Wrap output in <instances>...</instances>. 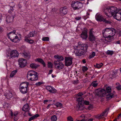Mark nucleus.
<instances>
[{"label":"nucleus","mask_w":121,"mask_h":121,"mask_svg":"<svg viewBox=\"0 0 121 121\" xmlns=\"http://www.w3.org/2000/svg\"><path fill=\"white\" fill-rule=\"evenodd\" d=\"M120 117L121 118V113L119 115V116L117 117V118L119 119Z\"/></svg>","instance_id":"obj_63"},{"label":"nucleus","mask_w":121,"mask_h":121,"mask_svg":"<svg viewBox=\"0 0 121 121\" xmlns=\"http://www.w3.org/2000/svg\"><path fill=\"white\" fill-rule=\"evenodd\" d=\"M38 73L33 70H30L27 73V78L29 80L32 81H35L38 80Z\"/></svg>","instance_id":"obj_3"},{"label":"nucleus","mask_w":121,"mask_h":121,"mask_svg":"<svg viewBox=\"0 0 121 121\" xmlns=\"http://www.w3.org/2000/svg\"><path fill=\"white\" fill-rule=\"evenodd\" d=\"M73 58L71 57H65V65L68 67L71 65L72 64Z\"/></svg>","instance_id":"obj_10"},{"label":"nucleus","mask_w":121,"mask_h":121,"mask_svg":"<svg viewBox=\"0 0 121 121\" xmlns=\"http://www.w3.org/2000/svg\"><path fill=\"white\" fill-rule=\"evenodd\" d=\"M67 120L68 121H73V118L71 116H69L67 118Z\"/></svg>","instance_id":"obj_45"},{"label":"nucleus","mask_w":121,"mask_h":121,"mask_svg":"<svg viewBox=\"0 0 121 121\" xmlns=\"http://www.w3.org/2000/svg\"><path fill=\"white\" fill-rule=\"evenodd\" d=\"M13 7H10V9L8 10V13H9L10 14H11L13 12Z\"/></svg>","instance_id":"obj_38"},{"label":"nucleus","mask_w":121,"mask_h":121,"mask_svg":"<svg viewBox=\"0 0 121 121\" xmlns=\"http://www.w3.org/2000/svg\"><path fill=\"white\" fill-rule=\"evenodd\" d=\"M53 71V70H50L49 71V73H48V74H51Z\"/></svg>","instance_id":"obj_57"},{"label":"nucleus","mask_w":121,"mask_h":121,"mask_svg":"<svg viewBox=\"0 0 121 121\" xmlns=\"http://www.w3.org/2000/svg\"><path fill=\"white\" fill-rule=\"evenodd\" d=\"M111 88L107 85L104 86V89H99L96 90V95L101 97L106 96V98L110 99L114 97L113 94L110 93Z\"/></svg>","instance_id":"obj_2"},{"label":"nucleus","mask_w":121,"mask_h":121,"mask_svg":"<svg viewBox=\"0 0 121 121\" xmlns=\"http://www.w3.org/2000/svg\"><path fill=\"white\" fill-rule=\"evenodd\" d=\"M81 18V17H75V19L77 20H79Z\"/></svg>","instance_id":"obj_53"},{"label":"nucleus","mask_w":121,"mask_h":121,"mask_svg":"<svg viewBox=\"0 0 121 121\" xmlns=\"http://www.w3.org/2000/svg\"><path fill=\"white\" fill-rule=\"evenodd\" d=\"M72 3L71 6L74 10L79 9L83 6L82 4L78 1H73Z\"/></svg>","instance_id":"obj_5"},{"label":"nucleus","mask_w":121,"mask_h":121,"mask_svg":"<svg viewBox=\"0 0 121 121\" xmlns=\"http://www.w3.org/2000/svg\"><path fill=\"white\" fill-rule=\"evenodd\" d=\"M115 43L116 44H120V40H118L115 41Z\"/></svg>","instance_id":"obj_54"},{"label":"nucleus","mask_w":121,"mask_h":121,"mask_svg":"<svg viewBox=\"0 0 121 121\" xmlns=\"http://www.w3.org/2000/svg\"><path fill=\"white\" fill-rule=\"evenodd\" d=\"M48 100H44L43 103L44 104H45L46 102H48Z\"/></svg>","instance_id":"obj_62"},{"label":"nucleus","mask_w":121,"mask_h":121,"mask_svg":"<svg viewBox=\"0 0 121 121\" xmlns=\"http://www.w3.org/2000/svg\"><path fill=\"white\" fill-rule=\"evenodd\" d=\"M17 70H15L12 71L10 73V76L11 78H12L16 74L17 72Z\"/></svg>","instance_id":"obj_29"},{"label":"nucleus","mask_w":121,"mask_h":121,"mask_svg":"<svg viewBox=\"0 0 121 121\" xmlns=\"http://www.w3.org/2000/svg\"><path fill=\"white\" fill-rule=\"evenodd\" d=\"M89 101L86 100H85L84 101V103L86 105H88L89 104Z\"/></svg>","instance_id":"obj_47"},{"label":"nucleus","mask_w":121,"mask_h":121,"mask_svg":"<svg viewBox=\"0 0 121 121\" xmlns=\"http://www.w3.org/2000/svg\"><path fill=\"white\" fill-rule=\"evenodd\" d=\"M10 115L12 117L13 116V113L12 111H11Z\"/></svg>","instance_id":"obj_61"},{"label":"nucleus","mask_w":121,"mask_h":121,"mask_svg":"<svg viewBox=\"0 0 121 121\" xmlns=\"http://www.w3.org/2000/svg\"><path fill=\"white\" fill-rule=\"evenodd\" d=\"M35 34V31L30 32L27 36L25 37V41L30 44L33 43L34 42V40L32 39L30 40L28 38L34 36Z\"/></svg>","instance_id":"obj_7"},{"label":"nucleus","mask_w":121,"mask_h":121,"mask_svg":"<svg viewBox=\"0 0 121 121\" xmlns=\"http://www.w3.org/2000/svg\"><path fill=\"white\" fill-rule=\"evenodd\" d=\"M60 13L63 16L66 14L68 11L67 8L65 6L60 8Z\"/></svg>","instance_id":"obj_14"},{"label":"nucleus","mask_w":121,"mask_h":121,"mask_svg":"<svg viewBox=\"0 0 121 121\" xmlns=\"http://www.w3.org/2000/svg\"><path fill=\"white\" fill-rule=\"evenodd\" d=\"M106 53L107 54L112 56L113 53V51L108 50L107 51Z\"/></svg>","instance_id":"obj_36"},{"label":"nucleus","mask_w":121,"mask_h":121,"mask_svg":"<svg viewBox=\"0 0 121 121\" xmlns=\"http://www.w3.org/2000/svg\"><path fill=\"white\" fill-rule=\"evenodd\" d=\"M18 113L17 112H14L13 115L15 116H16L17 115Z\"/></svg>","instance_id":"obj_60"},{"label":"nucleus","mask_w":121,"mask_h":121,"mask_svg":"<svg viewBox=\"0 0 121 121\" xmlns=\"http://www.w3.org/2000/svg\"><path fill=\"white\" fill-rule=\"evenodd\" d=\"M105 14L108 17L113 16L118 21L121 20V9L114 6L108 7L105 9Z\"/></svg>","instance_id":"obj_1"},{"label":"nucleus","mask_w":121,"mask_h":121,"mask_svg":"<svg viewBox=\"0 0 121 121\" xmlns=\"http://www.w3.org/2000/svg\"><path fill=\"white\" fill-rule=\"evenodd\" d=\"M29 82H24L21 84L20 87L27 88L29 85Z\"/></svg>","instance_id":"obj_21"},{"label":"nucleus","mask_w":121,"mask_h":121,"mask_svg":"<svg viewBox=\"0 0 121 121\" xmlns=\"http://www.w3.org/2000/svg\"><path fill=\"white\" fill-rule=\"evenodd\" d=\"M28 113L29 115V116H32V115L30 113L28 112Z\"/></svg>","instance_id":"obj_64"},{"label":"nucleus","mask_w":121,"mask_h":121,"mask_svg":"<svg viewBox=\"0 0 121 121\" xmlns=\"http://www.w3.org/2000/svg\"><path fill=\"white\" fill-rule=\"evenodd\" d=\"M109 110V108H107L103 112L100 114H98L96 116V118L100 119L102 118V117H105L106 116V113H107V114Z\"/></svg>","instance_id":"obj_13"},{"label":"nucleus","mask_w":121,"mask_h":121,"mask_svg":"<svg viewBox=\"0 0 121 121\" xmlns=\"http://www.w3.org/2000/svg\"><path fill=\"white\" fill-rule=\"evenodd\" d=\"M82 63L83 64H85L86 63V60L85 59H83L82 60Z\"/></svg>","instance_id":"obj_56"},{"label":"nucleus","mask_w":121,"mask_h":121,"mask_svg":"<svg viewBox=\"0 0 121 121\" xmlns=\"http://www.w3.org/2000/svg\"><path fill=\"white\" fill-rule=\"evenodd\" d=\"M55 105L57 108L59 107H62L61 106H62V104L59 102H57L56 103Z\"/></svg>","instance_id":"obj_35"},{"label":"nucleus","mask_w":121,"mask_h":121,"mask_svg":"<svg viewBox=\"0 0 121 121\" xmlns=\"http://www.w3.org/2000/svg\"><path fill=\"white\" fill-rule=\"evenodd\" d=\"M29 106L28 105L26 104H25L22 108V110L24 111L27 112L29 110Z\"/></svg>","instance_id":"obj_24"},{"label":"nucleus","mask_w":121,"mask_h":121,"mask_svg":"<svg viewBox=\"0 0 121 121\" xmlns=\"http://www.w3.org/2000/svg\"><path fill=\"white\" fill-rule=\"evenodd\" d=\"M115 30L113 28H111V30L108 32L107 35H110L114 36L115 35Z\"/></svg>","instance_id":"obj_23"},{"label":"nucleus","mask_w":121,"mask_h":121,"mask_svg":"<svg viewBox=\"0 0 121 121\" xmlns=\"http://www.w3.org/2000/svg\"><path fill=\"white\" fill-rule=\"evenodd\" d=\"M19 90L20 92L22 94H25L27 92V88L20 87Z\"/></svg>","instance_id":"obj_22"},{"label":"nucleus","mask_w":121,"mask_h":121,"mask_svg":"<svg viewBox=\"0 0 121 121\" xmlns=\"http://www.w3.org/2000/svg\"><path fill=\"white\" fill-rule=\"evenodd\" d=\"M54 64L55 68L58 69H61L64 67V65L62 62L55 60L54 62Z\"/></svg>","instance_id":"obj_8"},{"label":"nucleus","mask_w":121,"mask_h":121,"mask_svg":"<svg viewBox=\"0 0 121 121\" xmlns=\"http://www.w3.org/2000/svg\"><path fill=\"white\" fill-rule=\"evenodd\" d=\"M16 30H14L8 33L7 35L8 38L13 42L17 43L19 41V38L15 34Z\"/></svg>","instance_id":"obj_4"},{"label":"nucleus","mask_w":121,"mask_h":121,"mask_svg":"<svg viewBox=\"0 0 121 121\" xmlns=\"http://www.w3.org/2000/svg\"><path fill=\"white\" fill-rule=\"evenodd\" d=\"M103 65V63H101L99 64L97 63L96 64V65H95L94 66L95 67H96L99 69Z\"/></svg>","instance_id":"obj_30"},{"label":"nucleus","mask_w":121,"mask_h":121,"mask_svg":"<svg viewBox=\"0 0 121 121\" xmlns=\"http://www.w3.org/2000/svg\"><path fill=\"white\" fill-rule=\"evenodd\" d=\"M35 61H38L41 63L43 65V67H45L46 64L45 63L42 59L40 58H37L35 59Z\"/></svg>","instance_id":"obj_20"},{"label":"nucleus","mask_w":121,"mask_h":121,"mask_svg":"<svg viewBox=\"0 0 121 121\" xmlns=\"http://www.w3.org/2000/svg\"><path fill=\"white\" fill-rule=\"evenodd\" d=\"M116 87L118 90H121V85L118 86Z\"/></svg>","instance_id":"obj_50"},{"label":"nucleus","mask_w":121,"mask_h":121,"mask_svg":"<svg viewBox=\"0 0 121 121\" xmlns=\"http://www.w3.org/2000/svg\"><path fill=\"white\" fill-rule=\"evenodd\" d=\"M78 46L80 48H81L85 53L87 51V49L88 47V45L87 44H82L81 43L79 42L78 43Z\"/></svg>","instance_id":"obj_11"},{"label":"nucleus","mask_w":121,"mask_h":121,"mask_svg":"<svg viewBox=\"0 0 121 121\" xmlns=\"http://www.w3.org/2000/svg\"><path fill=\"white\" fill-rule=\"evenodd\" d=\"M48 68H52L53 67V64L50 61H48Z\"/></svg>","instance_id":"obj_34"},{"label":"nucleus","mask_w":121,"mask_h":121,"mask_svg":"<svg viewBox=\"0 0 121 121\" xmlns=\"http://www.w3.org/2000/svg\"><path fill=\"white\" fill-rule=\"evenodd\" d=\"M49 38L48 37H43L42 39V40L43 41H48L49 40Z\"/></svg>","instance_id":"obj_40"},{"label":"nucleus","mask_w":121,"mask_h":121,"mask_svg":"<svg viewBox=\"0 0 121 121\" xmlns=\"http://www.w3.org/2000/svg\"><path fill=\"white\" fill-rule=\"evenodd\" d=\"M103 22H104L105 23L107 24H110L111 23V21L107 20H106L104 19V20H103Z\"/></svg>","instance_id":"obj_41"},{"label":"nucleus","mask_w":121,"mask_h":121,"mask_svg":"<svg viewBox=\"0 0 121 121\" xmlns=\"http://www.w3.org/2000/svg\"><path fill=\"white\" fill-rule=\"evenodd\" d=\"M9 92L6 95V97L8 99H9L12 98L13 96L12 93L9 91H8Z\"/></svg>","instance_id":"obj_26"},{"label":"nucleus","mask_w":121,"mask_h":121,"mask_svg":"<svg viewBox=\"0 0 121 121\" xmlns=\"http://www.w3.org/2000/svg\"><path fill=\"white\" fill-rule=\"evenodd\" d=\"M82 120H85V121H86V120L84 119H82ZM93 119H89L87 121H93Z\"/></svg>","instance_id":"obj_58"},{"label":"nucleus","mask_w":121,"mask_h":121,"mask_svg":"<svg viewBox=\"0 0 121 121\" xmlns=\"http://www.w3.org/2000/svg\"><path fill=\"white\" fill-rule=\"evenodd\" d=\"M51 91H50V93H54L57 92V90L53 87H52V89H51Z\"/></svg>","instance_id":"obj_33"},{"label":"nucleus","mask_w":121,"mask_h":121,"mask_svg":"<svg viewBox=\"0 0 121 121\" xmlns=\"http://www.w3.org/2000/svg\"><path fill=\"white\" fill-rule=\"evenodd\" d=\"M22 55L24 56L25 58L27 57L28 56V53L26 52H24L22 53Z\"/></svg>","instance_id":"obj_43"},{"label":"nucleus","mask_w":121,"mask_h":121,"mask_svg":"<svg viewBox=\"0 0 121 121\" xmlns=\"http://www.w3.org/2000/svg\"><path fill=\"white\" fill-rule=\"evenodd\" d=\"M88 69L87 67L86 66H84L82 67V70L83 72H84L86 71Z\"/></svg>","instance_id":"obj_42"},{"label":"nucleus","mask_w":121,"mask_h":121,"mask_svg":"<svg viewBox=\"0 0 121 121\" xmlns=\"http://www.w3.org/2000/svg\"><path fill=\"white\" fill-rule=\"evenodd\" d=\"M39 116V115L38 114H36L34 116L30 117L28 121H31L32 120L35 119L37 117Z\"/></svg>","instance_id":"obj_28"},{"label":"nucleus","mask_w":121,"mask_h":121,"mask_svg":"<svg viewBox=\"0 0 121 121\" xmlns=\"http://www.w3.org/2000/svg\"><path fill=\"white\" fill-rule=\"evenodd\" d=\"M73 83L74 84H77L78 83V80H74L73 81Z\"/></svg>","instance_id":"obj_51"},{"label":"nucleus","mask_w":121,"mask_h":121,"mask_svg":"<svg viewBox=\"0 0 121 121\" xmlns=\"http://www.w3.org/2000/svg\"><path fill=\"white\" fill-rule=\"evenodd\" d=\"M74 48V52L76 56H81L85 55V52L81 49H80L78 46H75Z\"/></svg>","instance_id":"obj_6"},{"label":"nucleus","mask_w":121,"mask_h":121,"mask_svg":"<svg viewBox=\"0 0 121 121\" xmlns=\"http://www.w3.org/2000/svg\"><path fill=\"white\" fill-rule=\"evenodd\" d=\"M30 66L32 68L36 69L39 66V65L35 64L32 63L30 65Z\"/></svg>","instance_id":"obj_25"},{"label":"nucleus","mask_w":121,"mask_h":121,"mask_svg":"<svg viewBox=\"0 0 121 121\" xmlns=\"http://www.w3.org/2000/svg\"><path fill=\"white\" fill-rule=\"evenodd\" d=\"M18 61L19 67L21 68H23L26 65L27 60L24 59H19Z\"/></svg>","instance_id":"obj_9"},{"label":"nucleus","mask_w":121,"mask_h":121,"mask_svg":"<svg viewBox=\"0 0 121 121\" xmlns=\"http://www.w3.org/2000/svg\"><path fill=\"white\" fill-rule=\"evenodd\" d=\"M52 87L50 86H46V89L48 91L50 92V91H51V89H52Z\"/></svg>","instance_id":"obj_39"},{"label":"nucleus","mask_w":121,"mask_h":121,"mask_svg":"<svg viewBox=\"0 0 121 121\" xmlns=\"http://www.w3.org/2000/svg\"><path fill=\"white\" fill-rule=\"evenodd\" d=\"M43 82H39L36 83L35 85L38 86H40V85L43 84Z\"/></svg>","instance_id":"obj_44"},{"label":"nucleus","mask_w":121,"mask_h":121,"mask_svg":"<svg viewBox=\"0 0 121 121\" xmlns=\"http://www.w3.org/2000/svg\"><path fill=\"white\" fill-rule=\"evenodd\" d=\"M111 28H106L104 29V31L103 34L104 36V35H105L108 34V33L111 30Z\"/></svg>","instance_id":"obj_27"},{"label":"nucleus","mask_w":121,"mask_h":121,"mask_svg":"<svg viewBox=\"0 0 121 121\" xmlns=\"http://www.w3.org/2000/svg\"><path fill=\"white\" fill-rule=\"evenodd\" d=\"M91 84L93 86L95 87L97 86L98 84L96 83L92 82Z\"/></svg>","instance_id":"obj_49"},{"label":"nucleus","mask_w":121,"mask_h":121,"mask_svg":"<svg viewBox=\"0 0 121 121\" xmlns=\"http://www.w3.org/2000/svg\"><path fill=\"white\" fill-rule=\"evenodd\" d=\"M10 56L12 58H14L18 56V52L16 50H13L10 53Z\"/></svg>","instance_id":"obj_15"},{"label":"nucleus","mask_w":121,"mask_h":121,"mask_svg":"<svg viewBox=\"0 0 121 121\" xmlns=\"http://www.w3.org/2000/svg\"><path fill=\"white\" fill-rule=\"evenodd\" d=\"M83 95L82 92H79L78 94V95L79 96H81Z\"/></svg>","instance_id":"obj_52"},{"label":"nucleus","mask_w":121,"mask_h":121,"mask_svg":"<svg viewBox=\"0 0 121 121\" xmlns=\"http://www.w3.org/2000/svg\"><path fill=\"white\" fill-rule=\"evenodd\" d=\"M87 30L86 29H85L83 31L80 35V36L82 39H86L87 37Z\"/></svg>","instance_id":"obj_16"},{"label":"nucleus","mask_w":121,"mask_h":121,"mask_svg":"<svg viewBox=\"0 0 121 121\" xmlns=\"http://www.w3.org/2000/svg\"><path fill=\"white\" fill-rule=\"evenodd\" d=\"M93 29H91L90 30L89 33V41L91 42L95 41V37L93 34V31H92Z\"/></svg>","instance_id":"obj_12"},{"label":"nucleus","mask_w":121,"mask_h":121,"mask_svg":"<svg viewBox=\"0 0 121 121\" xmlns=\"http://www.w3.org/2000/svg\"><path fill=\"white\" fill-rule=\"evenodd\" d=\"M78 107V109L80 110H81L83 109V108L82 106L81 105H80L79 104L78 107Z\"/></svg>","instance_id":"obj_48"},{"label":"nucleus","mask_w":121,"mask_h":121,"mask_svg":"<svg viewBox=\"0 0 121 121\" xmlns=\"http://www.w3.org/2000/svg\"><path fill=\"white\" fill-rule=\"evenodd\" d=\"M83 99V98L82 97H79L77 99V100L78 102H82Z\"/></svg>","instance_id":"obj_46"},{"label":"nucleus","mask_w":121,"mask_h":121,"mask_svg":"<svg viewBox=\"0 0 121 121\" xmlns=\"http://www.w3.org/2000/svg\"><path fill=\"white\" fill-rule=\"evenodd\" d=\"M2 18V16L1 14H0V23L1 22Z\"/></svg>","instance_id":"obj_55"},{"label":"nucleus","mask_w":121,"mask_h":121,"mask_svg":"<svg viewBox=\"0 0 121 121\" xmlns=\"http://www.w3.org/2000/svg\"><path fill=\"white\" fill-rule=\"evenodd\" d=\"M52 105V104H49L48 105L47 107V109H48L49 108H50V106H51Z\"/></svg>","instance_id":"obj_59"},{"label":"nucleus","mask_w":121,"mask_h":121,"mask_svg":"<svg viewBox=\"0 0 121 121\" xmlns=\"http://www.w3.org/2000/svg\"><path fill=\"white\" fill-rule=\"evenodd\" d=\"M57 120V117L55 115L53 116L51 118V121H56Z\"/></svg>","instance_id":"obj_31"},{"label":"nucleus","mask_w":121,"mask_h":121,"mask_svg":"<svg viewBox=\"0 0 121 121\" xmlns=\"http://www.w3.org/2000/svg\"><path fill=\"white\" fill-rule=\"evenodd\" d=\"M95 56V52H92L91 55H90L89 56V58L91 59L94 57Z\"/></svg>","instance_id":"obj_37"},{"label":"nucleus","mask_w":121,"mask_h":121,"mask_svg":"<svg viewBox=\"0 0 121 121\" xmlns=\"http://www.w3.org/2000/svg\"><path fill=\"white\" fill-rule=\"evenodd\" d=\"M15 16L14 15H12V14L7 16L6 19V21L7 23H9L13 22Z\"/></svg>","instance_id":"obj_17"},{"label":"nucleus","mask_w":121,"mask_h":121,"mask_svg":"<svg viewBox=\"0 0 121 121\" xmlns=\"http://www.w3.org/2000/svg\"><path fill=\"white\" fill-rule=\"evenodd\" d=\"M113 36H112V35H107L106 36H105L104 37L105 38H107L108 39V40H111V38H113Z\"/></svg>","instance_id":"obj_32"},{"label":"nucleus","mask_w":121,"mask_h":121,"mask_svg":"<svg viewBox=\"0 0 121 121\" xmlns=\"http://www.w3.org/2000/svg\"><path fill=\"white\" fill-rule=\"evenodd\" d=\"M54 58L56 60H57V61H63L64 60V58L63 56L58 55H55L54 56Z\"/></svg>","instance_id":"obj_18"},{"label":"nucleus","mask_w":121,"mask_h":121,"mask_svg":"<svg viewBox=\"0 0 121 121\" xmlns=\"http://www.w3.org/2000/svg\"><path fill=\"white\" fill-rule=\"evenodd\" d=\"M95 18L97 21L100 22L103 21L104 20L103 16L99 14H97L95 15Z\"/></svg>","instance_id":"obj_19"}]
</instances>
